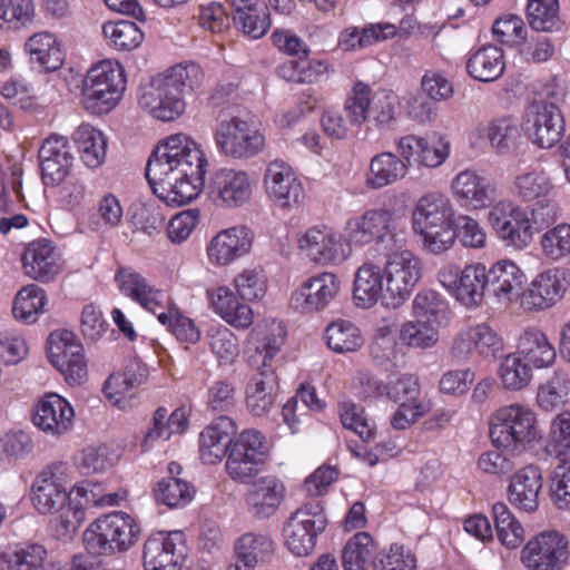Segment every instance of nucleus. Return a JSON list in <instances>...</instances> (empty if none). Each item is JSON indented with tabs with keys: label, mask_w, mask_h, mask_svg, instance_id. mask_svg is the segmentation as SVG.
Segmentation results:
<instances>
[{
	"label": "nucleus",
	"mask_w": 570,
	"mask_h": 570,
	"mask_svg": "<svg viewBox=\"0 0 570 570\" xmlns=\"http://www.w3.org/2000/svg\"><path fill=\"white\" fill-rule=\"evenodd\" d=\"M165 215L155 203L137 204L131 209L130 224L136 232L149 237L159 235L165 227Z\"/></svg>",
	"instance_id": "63"
},
{
	"label": "nucleus",
	"mask_w": 570,
	"mask_h": 570,
	"mask_svg": "<svg viewBox=\"0 0 570 570\" xmlns=\"http://www.w3.org/2000/svg\"><path fill=\"white\" fill-rule=\"evenodd\" d=\"M236 434L234 421L220 415L199 435L200 460L206 464H215L228 454L232 439Z\"/></svg>",
	"instance_id": "30"
},
{
	"label": "nucleus",
	"mask_w": 570,
	"mask_h": 570,
	"mask_svg": "<svg viewBox=\"0 0 570 570\" xmlns=\"http://www.w3.org/2000/svg\"><path fill=\"white\" fill-rule=\"evenodd\" d=\"M522 360V356L513 353L508 354L501 361L498 374L504 389L519 391L530 383L532 371L529 364Z\"/></svg>",
	"instance_id": "58"
},
{
	"label": "nucleus",
	"mask_w": 570,
	"mask_h": 570,
	"mask_svg": "<svg viewBox=\"0 0 570 570\" xmlns=\"http://www.w3.org/2000/svg\"><path fill=\"white\" fill-rule=\"evenodd\" d=\"M568 558V540L557 531L538 534L522 549V562L529 570H562Z\"/></svg>",
	"instance_id": "17"
},
{
	"label": "nucleus",
	"mask_w": 570,
	"mask_h": 570,
	"mask_svg": "<svg viewBox=\"0 0 570 570\" xmlns=\"http://www.w3.org/2000/svg\"><path fill=\"white\" fill-rule=\"evenodd\" d=\"M285 328L273 321L264 328L258 326L250 334L248 364L256 370L245 389V403L254 416H265L274 407L278 381L272 362L285 342Z\"/></svg>",
	"instance_id": "2"
},
{
	"label": "nucleus",
	"mask_w": 570,
	"mask_h": 570,
	"mask_svg": "<svg viewBox=\"0 0 570 570\" xmlns=\"http://www.w3.org/2000/svg\"><path fill=\"white\" fill-rule=\"evenodd\" d=\"M514 188L517 195L524 202H537L549 197L552 184L542 170L530 169L517 175Z\"/></svg>",
	"instance_id": "56"
},
{
	"label": "nucleus",
	"mask_w": 570,
	"mask_h": 570,
	"mask_svg": "<svg viewBox=\"0 0 570 570\" xmlns=\"http://www.w3.org/2000/svg\"><path fill=\"white\" fill-rule=\"evenodd\" d=\"M383 277L381 266L372 262H366L358 267L353 288V297L357 306L370 308L380 299L383 302L385 295Z\"/></svg>",
	"instance_id": "36"
},
{
	"label": "nucleus",
	"mask_w": 570,
	"mask_h": 570,
	"mask_svg": "<svg viewBox=\"0 0 570 570\" xmlns=\"http://www.w3.org/2000/svg\"><path fill=\"white\" fill-rule=\"evenodd\" d=\"M396 32L397 28L389 22L368 24L362 29L352 27L341 33L338 43L345 50H356L393 38Z\"/></svg>",
	"instance_id": "44"
},
{
	"label": "nucleus",
	"mask_w": 570,
	"mask_h": 570,
	"mask_svg": "<svg viewBox=\"0 0 570 570\" xmlns=\"http://www.w3.org/2000/svg\"><path fill=\"white\" fill-rule=\"evenodd\" d=\"M31 491L33 507L42 514L59 511L68 499L66 489L49 470L38 474Z\"/></svg>",
	"instance_id": "35"
},
{
	"label": "nucleus",
	"mask_w": 570,
	"mask_h": 570,
	"mask_svg": "<svg viewBox=\"0 0 570 570\" xmlns=\"http://www.w3.org/2000/svg\"><path fill=\"white\" fill-rule=\"evenodd\" d=\"M148 377L147 366L139 360H129L121 373L111 374L105 382L106 396L119 403L122 397L131 396L132 390L140 386Z\"/></svg>",
	"instance_id": "37"
},
{
	"label": "nucleus",
	"mask_w": 570,
	"mask_h": 570,
	"mask_svg": "<svg viewBox=\"0 0 570 570\" xmlns=\"http://www.w3.org/2000/svg\"><path fill=\"white\" fill-rule=\"evenodd\" d=\"M33 0H0V30H18L33 21Z\"/></svg>",
	"instance_id": "54"
},
{
	"label": "nucleus",
	"mask_w": 570,
	"mask_h": 570,
	"mask_svg": "<svg viewBox=\"0 0 570 570\" xmlns=\"http://www.w3.org/2000/svg\"><path fill=\"white\" fill-rule=\"evenodd\" d=\"M140 537V527L126 512L114 511L94 521L83 532L87 551L112 556L128 551Z\"/></svg>",
	"instance_id": "4"
},
{
	"label": "nucleus",
	"mask_w": 570,
	"mask_h": 570,
	"mask_svg": "<svg viewBox=\"0 0 570 570\" xmlns=\"http://www.w3.org/2000/svg\"><path fill=\"white\" fill-rule=\"evenodd\" d=\"M498 540L507 549H517L524 541V529L504 502L492 507Z\"/></svg>",
	"instance_id": "48"
},
{
	"label": "nucleus",
	"mask_w": 570,
	"mask_h": 570,
	"mask_svg": "<svg viewBox=\"0 0 570 570\" xmlns=\"http://www.w3.org/2000/svg\"><path fill=\"white\" fill-rule=\"evenodd\" d=\"M409 165L396 155L385 151L374 156L370 164L367 185L372 188H383L404 178Z\"/></svg>",
	"instance_id": "43"
},
{
	"label": "nucleus",
	"mask_w": 570,
	"mask_h": 570,
	"mask_svg": "<svg viewBox=\"0 0 570 570\" xmlns=\"http://www.w3.org/2000/svg\"><path fill=\"white\" fill-rule=\"evenodd\" d=\"M235 27L252 39H259L271 27L267 4L262 0H232Z\"/></svg>",
	"instance_id": "33"
},
{
	"label": "nucleus",
	"mask_w": 570,
	"mask_h": 570,
	"mask_svg": "<svg viewBox=\"0 0 570 570\" xmlns=\"http://www.w3.org/2000/svg\"><path fill=\"white\" fill-rule=\"evenodd\" d=\"M453 216V206L442 194L431 193L419 199L412 215L413 229L423 237L429 252L442 254L454 244Z\"/></svg>",
	"instance_id": "3"
},
{
	"label": "nucleus",
	"mask_w": 570,
	"mask_h": 570,
	"mask_svg": "<svg viewBox=\"0 0 570 570\" xmlns=\"http://www.w3.org/2000/svg\"><path fill=\"white\" fill-rule=\"evenodd\" d=\"M125 88L124 68L118 62L102 60L86 75L81 89L82 105L94 115L107 114L119 102Z\"/></svg>",
	"instance_id": "6"
},
{
	"label": "nucleus",
	"mask_w": 570,
	"mask_h": 570,
	"mask_svg": "<svg viewBox=\"0 0 570 570\" xmlns=\"http://www.w3.org/2000/svg\"><path fill=\"white\" fill-rule=\"evenodd\" d=\"M520 137L518 121L511 117L494 119L488 127L489 141L498 154H508L513 150Z\"/></svg>",
	"instance_id": "57"
},
{
	"label": "nucleus",
	"mask_w": 570,
	"mask_h": 570,
	"mask_svg": "<svg viewBox=\"0 0 570 570\" xmlns=\"http://www.w3.org/2000/svg\"><path fill=\"white\" fill-rule=\"evenodd\" d=\"M120 291L141 307L157 314L167 309L168 297L155 288L144 276L128 268H120L116 275Z\"/></svg>",
	"instance_id": "28"
},
{
	"label": "nucleus",
	"mask_w": 570,
	"mask_h": 570,
	"mask_svg": "<svg viewBox=\"0 0 570 570\" xmlns=\"http://www.w3.org/2000/svg\"><path fill=\"white\" fill-rule=\"evenodd\" d=\"M274 552L273 540L264 533L248 532L235 542L237 559L246 567L265 562Z\"/></svg>",
	"instance_id": "46"
},
{
	"label": "nucleus",
	"mask_w": 570,
	"mask_h": 570,
	"mask_svg": "<svg viewBox=\"0 0 570 570\" xmlns=\"http://www.w3.org/2000/svg\"><path fill=\"white\" fill-rule=\"evenodd\" d=\"M169 87L185 99L189 92L202 87L205 73L203 69L196 63H179L171 67L167 72L160 77Z\"/></svg>",
	"instance_id": "53"
},
{
	"label": "nucleus",
	"mask_w": 570,
	"mask_h": 570,
	"mask_svg": "<svg viewBox=\"0 0 570 570\" xmlns=\"http://www.w3.org/2000/svg\"><path fill=\"white\" fill-rule=\"evenodd\" d=\"M347 243L366 245L375 239V250L404 242V233L397 230V219L386 209H370L347 219L344 228Z\"/></svg>",
	"instance_id": "8"
},
{
	"label": "nucleus",
	"mask_w": 570,
	"mask_h": 570,
	"mask_svg": "<svg viewBox=\"0 0 570 570\" xmlns=\"http://www.w3.org/2000/svg\"><path fill=\"white\" fill-rule=\"evenodd\" d=\"M488 223L509 247L523 249L531 243L529 213L510 200H500L492 205Z\"/></svg>",
	"instance_id": "14"
},
{
	"label": "nucleus",
	"mask_w": 570,
	"mask_h": 570,
	"mask_svg": "<svg viewBox=\"0 0 570 570\" xmlns=\"http://www.w3.org/2000/svg\"><path fill=\"white\" fill-rule=\"evenodd\" d=\"M267 452L266 439L259 431H243L227 454L225 465L228 475L236 482H248L258 474Z\"/></svg>",
	"instance_id": "11"
},
{
	"label": "nucleus",
	"mask_w": 570,
	"mask_h": 570,
	"mask_svg": "<svg viewBox=\"0 0 570 570\" xmlns=\"http://www.w3.org/2000/svg\"><path fill=\"white\" fill-rule=\"evenodd\" d=\"M547 452L554 460L570 459V412L558 414L550 425Z\"/></svg>",
	"instance_id": "64"
},
{
	"label": "nucleus",
	"mask_w": 570,
	"mask_h": 570,
	"mask_svg": "<svg viewBox=\"0 0 570 570\" xmlns=\"http://www.w3.org/2000/svg\"><path fill=\"white\" fill-rule=\"evenodd\" d=\"M73 422V407L57 393L43 395L33 406L32 423L48 436L61 439L71 432Z\"/></svg>",
	"instance_id": "19"
},
{
	"label": "nucleus",
	"mask_w": 570,
	"mask_h": 570,
	"mask_svg": "<svg viewBox=\"0 0 570 570\" xmlns=\"http://www.w3.org/2000/svg\"><path fill=\"white\" fill-rule=\"evenodd\" d=\"M542 489V471L537 465H527L512 478L508 492L510 502L525 512H533L539 505Z\"/></svg>",
	"instance_id": "31"
},
{
	"label": "nucleus",
	"mask_w": 570,
	"mask_h": 570,
	"mask_svg": "<svg viewBox=\"0 0 570 570\" xmlns=\"http://www.w3.org/2000/svg\"><path fill=\"white\" fill-rule=\"evenodd\" d=\"M102 32L108 46L121 51L134 50L144 40V32L128 20L108 21L104 23Z\"/></svg>",
	"instance_id": "51"
},
{
	"label": "nucleus",
	"mask_w": 570,
	"mask_h": 570,
	"mask_svg": "<svg viewBox=\"0 0 570 570\" xmlns=\"http://www.w3.org/2000/svg\"><path fill=\"white\" fill-rule=\"evenodd\" d=\"M397 344L394 331L390 325L379 327L371 343V357L373 362L384 368L391 370L396 365Z\"/></svg>",
	"instance_id": "60"
},
{
	"label": "nucleus",
	"mask_w": 570,
	"mask_h": 570,
	"mask_svg": "<svg viewBox=\"0 0 570 570\" xmlns=\"http://www.w3.org/2000/svg\"><path fill=\"white\" fill-rule=\"evenodd\" d=\"M186 552L184 532L154 533L144 544L145 570H179Z\"/></svg>",
	"instance_id": "18"
},
{
	"label": "nucleus",
	"mask_w": 570,
	"mask_h": 570,
	"mask_svg": "<svg viewBox=\"0 0 570 570\" xmlns=\"http://www.w3.org/2000/svg\"><path fill=\"white\" fill-rule=\"evenodd\" d=\"M48 358L69 385H79L86 380L83 346L71 331H55L49 335Z\"/></svg>",
	"instance_id": "13"
},
{
	"label": "nucleus",
	"mask_w": 570,
	"mask_h": 570,
	"mask_svg": "<svg viewBox=\"0 0 570 570\" xmlns=\"http://www.w3.org/2000/svg\"><path fill=\"white\" fill-rule=\"evenodd\" d=\"M456 202L468 209H483L492 205L497 198V188L483 174L464 169L456 174L451 183Z\"/></svg>",
	"instance_id": "22"
},
{
	"label": "nucleus",
	"mask_w": 570,
	"mask_h": 570,
	"mask_svg": "<svg viewBox=\"0 0 570 570\" xmlns=\"http://www.w3.org/2000/svg\"><path fill=\"white\" fill-rule=\"evenodd\" d=\"M299 248L320 264L344 262L351 255V245L346 238L326 228H309L299 239Z\"/></svg>",
	"instance_id": "24"
},
{
	"label": "nucleus",
	"mask_w": 570,
	"mask_h": 570,
	"mask_svg": "<svg viewBox=\"0 0 570 570\" xmlns=\"http://www.w3.org/2000/svg\"><path fill=\"white\" fill-rule=\"evenodd\" d=\"M489 294L499 299L512 301L520 295L525 275L512 261H500L487 269Z\"/></svg>",
	"instance_id": "34"
},
{
	"label": "nucleus",
	"mask_w": 570,
	"mask_h": 570,
	"mask_svg": "<svg viewBox=\"0 0 570 570\" xmlns=\"http://www.w3.org/2000/svg\"><path fill=\"white\" fill-rule=\"evenodd\" d=\"M253 196V181L247 171L220 168L209 178L208 197L220 208L235 209L247 204Z\"/></svg>",
	"instance_id": "15"
},
{
	"label": "nucleus",
	"mask_w": 570,
	"mask_h": 570,
	"mask_svg": "<svg viewBox=\"0 0 570 570\" xmlns=\"http://www.w3.org/2000/svg\"><path fill=\"white\" fill-rule=\"evenodd\" d=\"M489 293L487 267L482 263L466 265L461 271L456 299L466 307L479 306Z\"/></svg>",
	"instance_id": "40"
},
{
	"label": "nucleus",
	"mask_w": 570,
	"mask_h": 570,
	"mask_svg": "<svg viewBox=\"0 0 570 570\" xmlns=\"http://www.w3.org/2000/svg\"><path fill=\"white\" fill-rule=\"evenodd\" d=\"M214 141L223 156L247 160L264 150L266 137L254 121L220 112L214 129Z\"/></svg>",
	"instance_id": "7"
},
{
	"label": "nucleus",
	"mask_w": 570,
	"mask_h": 570,
	"mask_svg": "<svg viewBox=\"0 0 570 570\" xmlns=\"http://www.w3.org/2000/svg\"><path fill=\"white\" fill-rule=\"evenodd\" d=\"M564 118L553 106L532 104L527 112L525 130L533 144L540 148H551L564 132Z\"/></svg>",
	"instance_id": "21"
},
{
	"label": "nucleus",
	"mask_w": 570,
	"mask_h": 570,
	"mask_svg": "<svg viewBox=\"0 0 570 570\" xmlns=\"http://www.w3.org/2000/svg\"><path fill=\"white\" fill-rule=\"evenodd\" d=\"M46 303L45 291L36 284H30L17 293L12 311L17 318L32 323L43 311Z\"/></svg>",
	"instance_id": "59"
},
{
	"label": "nucleus",
	"mask_w": 570,
	"mask_h": 570,
	"mask_svg": "<svg viewBox=\"0 0 570 570\" xmlns=\"http://www.w3.org/2000/svg\"><path fill=\"white\" fill-rule=\"evenodd\" d=\"M26 50L32 61L39 63L47 71H55L63 62L62 52L50 32H39L31 36L26 42Z\"/></svg>",
	"instance_id": "47"
},
{
	"label": "nucleus",
	"mask_w": 570,
	"mask_h": 570,
	"mask_svg": "<svg viewBox=\"0 0 570 570\" xmlns=\"http://www.w3.org/2000/svg\"><path fill=\"white\" fill-rule=\"evenodd\" d=\"M154 494L157 502L169 508H178L193 499L194 489L181 479L168 476L157 483Z\"/></svg>",
	"instance_id": "61"
},
{
	"label": "nucleus",
	"mask_w": 570,
	"mask_h": 570,
	"mask_svg": "<svg viewBox=\"0 0 570 570\" xmlns=\"http://www.w3.org/2000/svg\"><path fill=\"white\" fill-rule=\"evenodd\" d=\"M264 185L268 198L281 208L297 207L304 199L302 183L284 160L275 159L267 165Z\"/></svg>",
	"instance_id": "20"
},
{
	"label": "nucleus",
	"mask_w": 570,
	"mask_h": 570,
	"mask_svg": "<svg viewBox=\"0 0 570 570\" xmlns=\"http://www.w3.org/2000/svg\"><path fill=\"white\" fill-rule=\"evenodd\" d=\"M325 334L328 347L336 353L354 352L363 344L358 327L348 321L333 322Z\"/></svg>",
	"instance_id": "55"
},
{
	"label": "nucleus",
	"mask_w": 570,
	"mask_h": 570,
	"mask_svg": "<svg viewBox=\"0 0 570 570\" xmlns=\"http://www.w3.org/2000/svg\"><path fill=\"white\" fill-rule=\"evenodd\" d=\"M22 265L26 275L42 283L51 281L60 271L58 255L47 239L35 240L27 246Z\"/></svg>",
	"instance_id": "32"
},
{
	"label": "nucleus",
	"mask_w": 570,
	"mask_h": 570,
	"mask_svg": "<svg viewBox=\"0 0 570 570\" xmlns=\"http://www.w3.org/2000/svg\"><path fill=\"white\" fill-rule=\"evenodd\" d=\"M340 291V278L333 273L323 272L308 277L295 288L289 304L301 313L322 312L335 301Z\"/></svg>",
	"instance_id": "16"
},
{
	"label": "nucleus",
	"mask_w": 570,
	"mask_h": 570,
	"mask_svg": "<svg viewBox=\"0 0 570 570\" xmlns=\"http://www.w3.org/2000/svg\"><path fill=\"white\" fill-rule=\"evenodd\" d=\"M389 399L399 404L391 419L395 430H405L431 410V402L421 395L419 377L404 374L387 384Z\"/></svg>",
	"instance_id": "12"
},
{
	"label": "nucleus",
	"mask_w": 570,
	"mask_h": 570,
	"mask_svg": "<svg viewBox=\"0 0 570 570\" xmlns=\"http://www.w3.org/2000/svg\"><path fill=\"white\" fill-rule=\"evenodd\" d=\"M210 302L215 313L234 327L246 328L252 325V308L239 302L230 288L218 287L210 294Z\"/></svg>",
	"instance_id": "38"
},
{
	"label": "nucleus",
	"mask_w": 570,
	"mask_h": 570,
	"mask_svg": "<svg viewBox=\"0 0 570 570\" xmlns=\"http://www.w3.org/2000/svg\"><path fill=\"white\" fill-rule=\"evenodd\" d=\"M73 157L68 139L63 136L51 135L39 149L41 179L46 187L59 186L68 176Z\"/></svg>",
	"instance_id": "23"
},
{
	"label": "nucleus",
	"mask_w": 570,
	"mask_h": 570,
	"mask_svg": "<svg viewBox=\"0 0 570 570\" xmlns=\"http://www.w3.org/2000/svg\"><path fill=\"white\" fill-rule=\"evenodd\" d=\"M165 407H158L153 417V428L148 430L142 441L144 448H149L155 440H168L173 434H180L186 430L187 419L183 410H175L170 416Z\"/></svg>",
	"instance_id": "50"
},
{
	"label": "nucleus",
	"mask_w": 570,
	"mask_h": 570,
	"mask_svg": "<svg viewBox=\"0 0 570 570\" xmlns=\"http://www.w3.org/2000/svg\"><path fill=\"white\" fill-rule=\"evenodd\" d=\"M505 69L503 51L495 46H484L473 53L466 62L471 77L482 82L494 81Z\"/></svg>",
	"instance_id": "41"
},
{
	"label": "nucleus",
	"mask_w": 570,
	"mask_h": 570,
	"mask_svg": "<svg viewBox=\"0 0 570 570\" xmlns=\"http://www.w3.org/2000/svg\"><path fill=\"white\" fill-rule=\"evenodd\" d=\"M209 163L202 146L189 136L175 134L159 142L146 166L153 193L169 206H184L205 187Z\"/></svg>",
	"instance_id": "1"
},
{
	"label": "nucleus",
	"mask_w": 570,
	"mask_h": 570,
	"mask_svg": "<svg viewBox=\"0 0 570 570\" xmlns=\"http://www.w3.org/2000/svg\"><path fill=\"white\" fill-rule=\"evenodd\" d=\"M376 549L374 539L367 532L354 534L342 551L344 570H367L370 564L373 566Z\"/></svg>",
	"instance_id": "45"
},
{
	"label": "nucleus",
	"mask_w": 570,
	"mask_h": 570,
	"mask_svg": "<svg viewBox=\"0 0 570 570\" xmlns=\"http://www.w3.org/2000/svg\"><path fill=\"white\" fill-rule=\"evenodd\" d=\"M138 102L144 110L161 121L175 120L186 108L185 99L160 77L144 89Z\"/></svg>",
	"instance_id": "25"
},
{
	"label": "nucleus",
	"mask_w": 570,
	"mask_h": 570,
	"mask_svg": "<svg viewBox=\"0 0 570 570\" xmlns=\"http://www.w3.org/2000/svg\"><path fill=\"white\" fill-rule=\"evenodd\" d=\"M72 138L82 163L88 168L95 169L104 164L107 141L100 130L83 124L75 130Z\"/></svg>",
	"instance_id": "42"
},
{
	"label": "nucleus",
	"mask_w": 570,
	"mask_h": 570,
	"mask_svg": "<svg viewBox=\"0 0 570 570\" xmlns=\"http://www.w3.org/2000/svg\"><path fill=\"white\" fill-rule=\"evenodd\" d=\"M119 460L116 450L107 444L90 445L75 456V464L85 474L102 473L112 468Z\"/></svg>",
	"instance_id": "49"
},
{
	"label": "nucleus",
	"mask_w": 570,
	"mask_h": 570,
	"mask_svg": "<svg viewBox=\"0 0 570 570\" xmlns=\"http://www.w3.org/2000/svg\"><path fill=\"white\" fill-rule=\"evenodd\" d=\"M527 18L535 31L551 32L561 27L559 0H528Z\"/></svg>",
	"instance_id": "52"
},
{
	"label": "nucleus",
	"mask_w": 570,
	"mask_h": 570,
	"mask_svg": "<svg viewBox=\"0 0 570 570\" xmlns=\"http://www.w3.org/2000/svg\"><path fill=\"white\" fill-rule=\"evenodd\" d=\"M534 413L524 405L512 404L497 411L490 425V438L497 448L521 452L537 438Z\"/></svg>",
	"instance_id": "9"
},
{
	"label": "nucleus",
	"mask_w": 570,
	"mask_h": 570,
	"mask_svg": "<svg viewBox=\"0 0 570 570\" xmlns=\"http://www.w3.org/2000/svg\"><path fill=\"white\" fill-rule=\"evenodd\" d=\"M518 354L537 368L550 366L557 355L546 334L537 328H529L522 333L518 343Z\"/></svg>",
	"instance_id": "39"
},
{
	"label": "nucleus",
	"mask_w": 570,
	"mask_h": 570,
	"mask_svg": "<svg viewBox=\"0 0 570 570\" xmlns=\"http://www.w3.org/2000/svg\"><path fill=\"white\" fill-rule=\"evenodd\" d=\"M326 524L327 520L320 502L304 504L293 512L284 524L285 546L297 557L308 556Z\"/></svg>",
	"instance_id": "10"
},
{
	"label": "nucleus",
	"mask_w": 570,
	"mask_h": 570,
	"mask_svg": "<svg viewBox=\"0 0 570 570\" xmlns=\"http://www.w3.org/2000/svg\"><path fill=\"white\" fill-rule=\"evenodd\" d=\"M285 487L281 480L266 475L252 483L246 493L248 511L257 519H267L276 513L285 498Z\"/></svg>",
	"instance_id": "29"
},
{
	"label": "nucleus",
	"mask_w": 570,
	"mask_h": 570,
	"mask_svg": "<svg viewBox=\"0 0 570 570\" xmlns=\"http://www.w3.org/2000/svg\"><path fill=\"white\" fill-rule=\"evenodd\" d=\"M253 234L246 226L224 229L214 236L207 247L208 259L217 266H226L246 255L252 247Z\"/></svg>",
	"instance_id": "27"
},
{
	"label": "nucleus",
	"mask_w": 570,
	"mask_h": 570,
	"mask_svg": "<svg viewBox=\"0 0 570 570\" xmlns=\"http://www.w3.org/2000/svg\"><path fill=\"white\" fill-rule=\"evenodd\" d=\"M570 395V375L563 371L554 372L553 376L538 391V404L546 411L564 404Z\"/></svg>",
	"instance_id": "62"
},
{
	"label": "nucleus",
	"mask_w": 570,
	"mask_h": 570,
	"mask_svg": "<svg viewBox=\"0 0 570 570\" xmlns=\"http://www.w3.org/2000/svg\"><path fill=\"white\" fill-rule=\"evenodd\" d=\"M566 289L564 272L558 268L544 271L522 293L521 305L527 311L550 308L562 298Z\"/></svg>",
	"instance_id": "26"
},
{
	"label": "nucleus",
	"mask_w": 570,
	"mask_h": 570,
	"mask_svg": "<svg viewBox=\"0 0 570 570\" xmlns=\"http://www.w3.org/2000/svg\"><path fill=\"white\" fill-rule=\"evenodd\" d=\"M403 242L386 246L380 253L385 258L384 277L386 289L383 305L391 308L401 306L411 295L422 277V262L411 250L403 249Z\"/></svg>",
	"instance_id": "5"
}]
</instances>
